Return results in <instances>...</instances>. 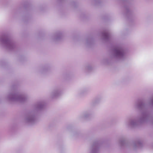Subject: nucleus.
<instances>
[{"label":"nucleus","instance_id":"1","mask_svg":"<svg viewBox=\"0 0 153 153\" xmlns=\"http://www.w3.org/2000/svg\"><path fill=\"white\" fill-rule=\"evenodd\" d=\"M134 107L135 108L141 110L143 112L138 120L131 119L125 123L126 126L128 127H134L139 123L146 122L150 119L147 113L144 111L145 109V106L143 102L140 101L136 102L134 104Z\"/></svg>","mask_w":153,"mask_h":153},{"label":"nucleus","instance_id":"2","mask_svg":"<svg viewBox=\"0 0 153 153\" xmlns=\"http://www.w3.org/2000/svg\"><path fill=\"white\" fill-rule=\"evenodd\" d=\"M112 53L114 57L120 60H123L126 57L125 51L120 46L114 47L112 50Z\"/></svg>","mask_w":153,"mask_h":153},{"label":"nucleus","instance_id":"3","mask_svg":"<svg viewBox=\"0 0 153 153\" xmlns=\"http://www.w3.org/2000/svg\"><path fill=\"white\" fill-rule=\"evenodd\" d=\"M0 43L6 49L11 50L15 47L13 42L5 35L2 36L0 37Z\"/></svg>","mask_w":153,"mask_h":153},{"label":"nucleus","instance_id":"4","mask_svg":"<svg viewBox=\"0 0 153 153\" xmlns=\"http://www.w3.org/2000/svg\"><path fill=\"white\" fill-rule=\"evenodd\" d=\"M7 98L8 100L11 101L24 102L27 100L28 97L26 95H20L13 93L10 94L8 95Z\"/></svg>","mask_w":153,"mask_h":153},{"label":"nucleus","instance_id":"5","mask_svg":"<svg viewBox=\"0 0 153 153\" xmlns=\"http://www.w3.org/2000/svg\"><path fill=\"white\" fill-rule=\"evenodd\" d=\"M25 122L30 124H34L36 121L35 116L32 113L27 114L24 118Z\"/></svg>","mask_w":153,"mask_h":153},{"label":"nucleus","instance_id":"6","mask_svg":"<svg viewBox=\"0 0 153 153\" xmlns=\"http://www.w3.org/2000/svg\"><path fill=\"white\" fill-rule=\"evenodd\" d=\"M61 94V90L59 88H56L53 90L50 94L51 97L53 98H55Z\"/></svg>","mask_w":153,"mask_h":153},{"label":"nucleus","instance_id":"7","mask_svg":"<svg viewBox=\"0 0 153 153\" xmlns=\"http://www.w3.org/2000/svg\"><path fill=\"white\" fill-rule=\"evenodd\" d=\"M44 106V103L42 102H39L34 105V108L35 111H38L43 109Z\"/></svg>","mask_w":153,"mask_h":153},{"label":"nucleus","instance_id":"8","mask_svg":"<svg viewBox=\"0 0 153 153\" xmlns=\"http://www.w3.org/2000/svg\"><path fill=\"white\" fill-rule=\"evenodd\" d=\"M99 147V144L98 142L94 143L91 149L90 153H97Z\"/></svg>","mask_w":153,"mask_h":153},{"label":"nucleus","instance_id":"9","mask_svg":"<svg viewBox=\"0 0 153 153\" xmlns=\"http://www.w3.org/2000/svg\"><path fill=\"white\" fill-rule=\"evenodd\" d=\"M142 142L140 140L134 142L132 144V146L134 149L140 148L142 147Z\"/></svg>","mask_w":153,"mask_h":153},{"label":"nucleus","instance_id":"10","mask_svg":"<svg viewBox=\"0 0 153 153\" xmlns=\"http://www.w3.org/2000/svg\"><path fill=\"white\" fill-rule=\"evenodd\" d=\"M102 36L104 39L107 40L109 39L110 35L107 30H105L102 33Z\"/></svg>","mask_w":153,"mask_h":153},{"label":"nucleus","instance_id":"11","mask_svg":"<svg viewBox=\"0 0 153 153\" xmlns=\"http://www.w3.org/2000/svg\"><path fill=\"white\" fill-rule=\"evenodd\" d=\"M125 142L124 139H121L119 141V143L121 146H123L125 144Z\"/></svg>","mask_w":153,"mask_h":153},{"label":"nucleus","instance_id":"12","mask_svg":"<svg viewBox=\"0 0 153 153\" xmlns=\"http://www.w3.org/2000/svg\"><path fill=\"white\" fill-rule=\"evenodd\" d=\"M89 115V114L88 112H85L84 114L83 117L85 118H86Z\"/></svg>","mask_w":153,"mask_h":153},{"label":"nucleus","instance_id":"13","mask_svg":"<svg viewBox=\"0 0 153 153\" xmlns=\"http://www.w3.org/2000/svg\"><path fill=\"white\" fill-rule=\"evenodd\" d=\"M150 103L151 105L153 106V99L151 100Z\"/></svg>","mask_w":153,"mask_h":153},{"label":"nucleus","instance_id":"14","mask_svg":"<svg viewBox=\"0 0 153 153\" xmlns=\"http://www.w3.org/2000/svg\"><path fill=\"white\" fill-rule=\"evenodd\" d=\"M91 68L90 66H88L86 68V69L88 70H90L91 69Z\"/></svg>","mask_w":153,"mask_h":153},{"label":"nucleus","instance_id":"15","mask_svg":"<svg viewBox=\"0 0 153 153\" xmlns=\"http://www.w3.org/2000/svg\"><path fill=\"white\" fill-rule=\"evenodd\" d=\"M60 36V35H58L57 37L56 38V39H59V38Z\"/></svg>","mask_w":153,"mask_h":153},{"label":"nucleus","instance_id":"16","mask_svg":"<svg viewBox=\"0 0 153 153\" xmlns=\"http://www.w3.org/2000/svg\"><path fill=\"white\" fill-rule=\"evenodd\" d=\"M151 121V122L153 123V118H152V119Z\"/></svg>","mask_w":153,"mask_h":153}]
</instances>
